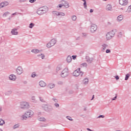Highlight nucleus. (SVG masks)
I'll list each match as a JSON object with an SVG mask.
<instances>
[{
  "label": "nucleus",
  "mask_w": 131,
  "mask_h": 131,
  "mask_svg": "<svg viewBox=\"0 0 131 131\" xmlns=\"http://www.w3.org/2000/svg\"><path fill=\"white\" fill-rule=\"evenodd\" d=\"M49 11V9H48V7L47 6L41 7L37 10V14L38 15H39L40 16H41V15H43V14H46Z\"/></svg>",
  "instance_id": "1"
},
{
  "label": "nucleus",
  "mask_w": 131,
  "mask_h": 131,
  "mask_svg": "<svg viewBox=\"0 0 131 131\" xmlns=\"http://www.w3.org/2000/svg\"><path fill=\"white\" fill-rule=\"evenodd\" d=\"M115 33H116V30L114 29L111 31L108 32L106 34V38L107 40H110L113 37H114V35H115Z\"/></svg>",
  "instance_id": "2"
},
{
  "label": "nucleus",
  "mask_w": 131,
  "mask_h": 131,
  "mask_svg": "<svg viewBox=\"0 0 131 131\" xmlns=\"http://www.w3.org/2000/svg\"><path fill=\"white\" fill-rule=\"evenodd\" d=\"M42 109L46 112H52L53 111V107L52 106H49L48 104H42Z\"/></svg>",
  "instance_id": "3"
},
{
  "label": "nucleus",
  "mask_w": 131,
  "mask_h": 131,
  "mask_svg": "<svg viewBox=\"0 0 131 131\" xmlns=\"http://www.w3.org/2000/svg\"><path fill=\"white\" fill-rule=\"evenodd\" d=\"M73 75L75 77H78V76H79V75L82 76V75H83V72L80 71V68H79L74 71Z\"/></svg>",
  "instance_id": "4"
},
{
  "label": "nucleus",
  "mask_w": 131,
  "mask_h": 131,
  "mask_svg": "<svg viewBox=\"0 0 131 131\" xmlns=\"http://www.w3.org/2000/svg\"><path fill=\"white\" fill-rule=\"evenodd\" d=\"M57 42V40L55 39H52L47 44V47L48 48H52V47L55 46Z\"/></svg>",
  "instance_id": "5"
},
{
  "label": "nucleus",
  "mask_w": 131,
  "mask_h": 131,
  "mask_svg": "<svg viewBox=\"0 0 131 131\" xmlns=\"http://www.w3.org/2000/svg\"><path fill=\"white\" fill-rule=\"evenodd\" d=\"M69 75V72H68V69L65 68L61 74V77H67Z\"/></svg>",
  "instance_id": "6"
},
{
  "label": "nucleus",
  "mask_w": 131,
  "mask_h": 131,
  "mask_svg": "<svg viewBox=\"0 0 131 131\" xmlns=\"http://www.w3.org/2000/svg\"><path fill=\"white\" fill-rule=\"evenodd\" d=\"M29 107V104L27 102L23 101L20 102V107L21 109H26Z\"/></svg>",
  "instance_id": "7"
},
{
  "label": "nucleus",
  "mask_w": 131,
  "mask_h": 131,
  "mask_svg": "<svg viewBox=\"0 0 131 131\" xmlns=\"http://www.w3.org/2000/svg\"><path fill=\"white\" fill-rule=\"evenodd\" d=\"M97 29H98V26L96 25V24H92L90 28V31L92 33H95L96 31H97Z\"/></svg>",
  "instance_id": "8"
},
{
  "label": "nucleus",
  "mask_w": 131,
  "mask_h": 131,
  "mask_svg": "<svg viewBox=\"0 0 131 131\" xmlns=\"http://www.w3.org/2000/svg\"><path fill=\"white\" fill-rule=\"evenodd\" d=\"M16 73L18 75H21L23 73V68L21 67H18L16 70Z\"/></svg>",
  "instance_id": "9"
},
{
  "label": "nucleus",
  "mask_w": 131,
  "mask_h": 131,
  "mask_svg": "<svg viewBox=\"0 0 131 131\" xmlns=\"http://www.w3.org/2000/svg\"><path fill=\"white\" fill-rule=\"evenodd\" d=\"M119 3L121 6H126L128 4L127 0H119Z\"/></svg>",
  "instance_id": "10"
},
{
  "label": "nucleus",
  "mask_w": 131,
  "mask_h": 131,
  "mask_svg": "<svg viewBox=\"0 0 131 131\" xmlns=\"http://www.w3.org/2000/svg\"><path fill=\"white\" fill-rule=\"evenodd\" d=\"M25 115L28 118H29V117H31L33 115V112L32 111L29 110L26 112Z\"/></svg>",
  "instance_id": "11"
},
{
  "label": "nucleus",
  "mask_w": 131,
  "mask_h": 131,
  "mask_svg": "<svg viewBox=\"0 0 131 131\" xmlns=\"http://www.w3.org/2000/svg\"><path fill=\"white\" fill-rule=\"evenodd\" d=\"M18 29L14 28L11 30V34L12 35H18Z\"/></svg>",
  "instance_id": "12"
},
{
  "label": "nucleus",
  "mask_w": 131,
  "mask_h": 131,
  "mask_svg": "<svg viewBox=\"0 0 131 131\" xmlns=\"http://www.w3.org/2000/svg\"><path fill=\"white\" fill-rule=\"evenodd\" d=\"M9 79L10 80H12L13 81H15L16 79H17V77L16 75L12 74L9 76Z\"/></svg>",
  "instance_id": "13"
},
{
  "label": "nucleus",
  "mask_w": 131,
  "mask_h": 131,
  "mask_svg": "<svg viewBox=\"0 0 131 131\" xmlns=\"http://www.w3.org/2000/svg\"><path fill=\"white\" fill-rule=\"evenodd\" d=\"M108 45L106 43H103L101 45V51L102 52H105V50L108 48Z\"/></svg>",
  "instance_id": "14"
},
{
  "label": "nucleus",
  "mask_w": 131,
  "mask_h": 131,
  "mask_svg": "<svg viewBox=\"0 0 131 131\" xmlns=\"http://www.w3.org/2000/svg\"><path fill=\"white\" fill-rule=\"evenodd\" d=\"M85 59L86 62H88V63H89L90 64H91V63H92V62H93L94 60V58L93 57L91 58L89 57V56H86Z\"/></svg>",
  "instance_id": "15"
},
{
  "label": "nucleus",
  "mask_w": 131,
  "mask_h": 131,
  "mask_svg": "<svg viewBox=\"0 0 131 131\" xmlns=\"http://www.w3.org/2000/svg\"><path fill=\"white\" fill-rule=\"evenodd\" d=\"M106 11H112L113 9L112 8V5L111 4H108L106 6Z\"/></svg>",
  "instance_id": "16"
},
{
  "label": "nucleus",
  "mask_w": 131,
  "mask_h": 131,
  "mask_svg": "<svg viewBox=\"0 0 131 131\" xmlns=\"http://www.w3.org/2000/svg\"><path fill=\"white\" fill-rule=\"evenodd\" d=\"M39 84L40 86H41L42 88H45V86H47V84L43 81H40L39 82Z\"/></svg>",
  "instance_id": "17"
},
{
  "label": "nucleus",
  "mask_w": 131,
  "mask_h": 131,
  "mask_svg": "<svg viewBox=\"0 0 131 131\" xmlns=\"http://www.w3.org/2000/svg\"><path fill=\"white\" fill-rule=\"evenodd\" d=\"M71 61H72V58L70 55L68 56L67 57V63H71Z\"/></svg>",
  "instance_id": "18"
},
{
  "label": "nucleus",
  "mask_w": 131,
  "mask_h": 131,
  "mask_svg": "<svg viewBox=\"0 0 131 131\" xmlns=\"http://www.w3.org/2000/svg\"><path fill=\"white\" fill-rule=\"evenodd\" d=\"M64 4L63 5V7H65L66 9L69 8V3L67 1H64Z\"/></svg>",
  "instance_id": "19"
},
{
  "label": "nucleus",
  "mask_w": 131,
  "mask_h": 131,
  "mask_svg": "<svg viewBox=\"0 0 131 131\" xmlns=\"http://www.w3.org/2000/svg\"><path fill=\"white\" fill-rule=\"evenodd\" d=\"M40 51H39L38 49H32L31 50V52L33 53V54H38Z\"/></svg>",
  "instance_id": "20"
},
{
  "label": "nucleus",
  "mask_w": 131,
  "mask_h": 131,
  "mask_svg": "<svg viewBox=\"0 0 131 131\" xmlns=\"http://www.w3.org/2000/svg\"><path fill=\"white\" fill-rule=\"evenodd\" d=\"M117 20L118 21H119V22H120V21H122V20H123V15H120L119 16H118L117 17Z\"/></svg>",
  "instance_id": "21"
},
{
  "label": "nucleus",
  "mask_w": 131,
  "mask_h": 131,
  "mask_svg": "<svg viewBox=\"0 0 131 131\" xmlns=\"http://www.w3.org/2000/svg\"><path fill=\"white\" fill-rule=\"evenodd\" d=\"M38 120H39V121L45 122L46 121V118H45V117H38Z\"/></svg>",
  "instance_id": "22"
},
{
  "label": "nucleus",
  "mask_w": 131,
  "mask_h": 131,
  "mask_svg": "<svg viewBox=\"0 0 131 131\" xmlns=\"http://www.w3.org/2000/svg\"><path fill=\"white\" fill-rule=\"evenodd\" d=\"M55 85V84L53 83H50L48 84V88H49V89H54Z\"/></svg>",
  "instance_id": "23"
},
{
  "label": "nucleus",
  "mask_w": 131,
  "mask_h": 131,
  "mask_svg": "<svg viewBox=\"0 0 131 131\" xmlns=\"http://www.w3.org/2000/svg\"><path fill=\"white\" fill-rule=\"evenodd\" d=\"M83 83L84 84H88V83H89V78H86L84 79L83 80Z\"/></svg>",
  "instance_id": "24"
},
{
  "label": "nucleus",
  "mask_w": 131,
  "mask_h": 131,
  "mask_svg": "<svg viewBox=\"0 0 131 131\" xmlns=\"http://www.w3.org/2000/svg\"><path fill=\"white\" fill-rule=\"evenodd\" d=\"M28 118V117L25 114V115H23L21 117V120H26Z\"/></svg>",
  "instance_id": "25"
},
{
  "label": "nucleus",
  "mask_w": 131,
  "mask_h": 131,
  "mask_svg": "<svg viewBox=\"0 0 131 131\" xmlns=\"http://www.w3.org/2000/svg\"><path fill=\"white\" fill-rule=\"evenodd\" d=\"M37 57H40L41 58L42 60H43V59H45V54H42V53H40V54L37 55Z\"/></svg>",
  "instance_id": "26"
},
{
  "label": "nucleus",
  "mask_w": 131,
  "mask_h": 131,
  "mask_svg": "<svg viewBox=\"0 0 131 131\" xmlns=\"http://www.w3.org/2000/svg\"><path fill=\"white\" fill-rule=\"evenodd\" d=\"M35 25V24H34V23H31L29 24V27L31 29H32V28H33V27H34Z\"/></svg>",
  "instance_id": "27"
},
{
  "label": "nucleus",
  "mask_w": 131,
  "mask_h": 131,
  "mask_svg": "<svg viewBox=\"0 0 131 131\" xmlns=\"http://www.w3.org/2000/svg\"><path fill=\"white\" fill-rule=\"evenodd\" d=\"M59 12L56 11H53V12H52V14H53L54 16H59Z\"/></svg>",
  "instance_id": "28"
},
{
  "label": "nucleus",
  "mask_w": 131,
  "mask_h": 131,
  "mask_svg": "<svg viewBox=\"0 0 131 131\" xmlns=\"http://www.w3.org/2000/svg\"><path fill=\"white\" fill-rule=\"evenodd\" d=\"M81 1H82V2H84L83 6L84 9H87L88 6H86V0H81Z\"/></svg>",
  "instance_id": "29"
},
{
  "label": "nucleus",
  "mask_w": 131,
  "mask_h": 131,
  "mask_svg": "<svg viewBox=\"0 0 131 131\" xmlns=\"http://www.w3.org/2000/svg\"><path fill=\"white\" fill-rule=\"evenodd\" d=\"M9 15H10V12L7 11L3 14V17H7V16H9Z\"/></svg>",
  "instance_id": "30"
},
{
  "label": "nucleus",
  "mask_w": 131,
  "mask_h": 131,
  "mask_svg": "<svg viewBox=\"0 0 131 131\" xmlns=\"http://www.w3.org/2000/svg\"><path fill=\"white\" fill-rule=\"evenodd\" d=\"M58 16H59V17H64V16H65V13L64 12H59L58 13Z\"/></svg>",
  "instance_id": "31"
},
{
  "label": "nucleus",
  "mask_w": 131,
  "mask_h": 131,
  "mask_svg": "<svg viewBox=\"0 0 131 131\" xmlns=\"http://www.w3.org/2000/svg\"><path fill=\"white\" fill-rule=\"evenodd\" d=\"M130 76V75L129 74H127L125 75V80H128V79L129 78Z\"/></svg>",
  "instance_id": "32"
},
{
  "label": "nucleus",
  "mask_w": 131,
  "mask_h": 131,
  "mask_svg": "<svg viewBox=\"0 0 131 131\" xmlns=\"http://www.w3.org/2000/svg\"><path fill=\"white\" fill-rule=\"evenodd\" d=\"M118 37H119V38H121V37H122V33L121 32H119L118 33Z\"/></svg>",
  "instance_id": "33"
},
{
  "label": "nucleus",
  "mask_w": 131,
  "mask_h": 131,
  "mask_svg": "<svg viewBox=\"0 0 131 131\" xmlns=\"http://www.w3.org/2000/svg\"><path fill=\"white\" fill-rule=\"evenodd\" d=\"M71 18L73 21H76V19H77V17L76 15H73Z\"/></svg>",
  "instance_id": "34"
},
{
  "label": "nucleus",
  "mask_w": 131,
  "mask_h": 131,
  "mask_svg": "<svg viewBox=\"0 0 131 131\" xmlns=\"http://www.w3.org/2000/svg\"><path fill=\"white\" fill-rule=\"evenodd\" d=\"M61 69H62V67H61V66H58L56 68V71L57 72L60 71V70H61Z\"/></svg>",
  "instance_id": "35"
},
{
  "label": "nucleus",
  "mask_w": 131,
  "mask_h": 131,
  "mask_svg": "<svg viewBox=\"0 0 131 131\" xmlns=\"http://www.w3.org/2000/svg\"><path fill=\"white\" fill-rule=\"evenodd\" d=\"M20 126L19 124H15L13 126V129H16V128H18V127Z\"/></svg>",
  "instance_id": "36"
},
{
  "label": "nucleus",
  "mask_w": 131,
  "mask_h": 131,
  "mask_svg": "<svg viewBox=\"0 0 131 131\" xmlns=\"http://www.w3.org/2000/svg\"><path fill=\"white\" fill-rule=\"evenodd\" d=\"M5 123V121L4 120L0 119V125H3Z\"/></svg>",
  "instance_id": "37"
},
{
  "label": "nucleus",
  "mask_w": 131,
  "mask_h": 131,
  "mask_svg": "<svg viewBox=\"0 0 131 131\" xmlns=\"http://www.w3.org/2000/svg\"><path fill=\"white\" fill-rule=\"evenodd\" d=\"M35 76H36V74L35 73V72H33L31 75V77L32 78H34V77H35Z\"/></svg>",
  "instance_id": "38"
},
{
  "label": "nucleus",
  "mask_w": 131,
  "mask_h": 131,
  "mask_svg": "<svg viewBox=\"0 0 131 131\" xmlns=\"http://www.w3.org/2000/svg\"><path fill=\"white\" fill-rule=\"evenodd\" d=\"M3 3V5H4V7H7V6H8L9 5V2H4Z\"/></svg>",
  "instance_id": "39"
},
{
  "label": "nucleus",
  "mask_w": 131,
  "mask_h": 131,
  "mask_svg": "<svg viewBox=\"0 0 131 131\" xmlns=\"http://www.w3.org/2000/svg\"><path fill=\"white\" fill-rule=\"evenodd\" d=\"M127 13H130L131 12V5L129 6L128 7V9L127 10Z\"/></svg>",
  "instance_id": "40"
},
{
  "label": "nucleus",
  "mask_w": 131,
  "mask_h": 131,
  "mask_svg": "<svg viewBox=\"0 0 131 131\" xmlns=\"http://www.w3.org/2000/svg\"><path fill=\"white\" fill-rule=\"evenodd\" d=\"M67 119H68L69 120H70L71 121H73V119L70 116H67Z\"/></svg>",
  "instance_id": "41"
},
{
  "label": "nucleus",
  "mask_w": 131,
  "mask_h": 131,
  "mask_svg": "<svg viewBox=\"0 0 131 131\" xmlns=\"http://www.w3.org/2000/svg\"><path fill=\"white\" fill-rule=\"evenodd\" d=\"M81 65L82 67H86L88 66V64L85 62L82 63Z\"/></svg>",
  "instance_id": "42"
},
{
  "label": "nucleus",
  "mask_w": 131,
  "mask_h": 131,
  "mask_svg": "<svg viewBox=\"0 0 131 131\" xmlns=\"http://www.w3.org/2000/svg\"><path fill=\"white\" fill-rule=\"evenodd\" d=\"M115 95L116 96L114 98L112 99V101H115V100L117 99V94H116Z\"/></svg>",
  "instance_id": "43"
},
{
  "label": "nucleus",
  "mask_w": 131,
  "mask_h": 131,
  "mask_svg": "<svg viewBox=\"0 0 131 131\" xmlns=\"http://www.w3.org/2000/svg\"><path fill=\"white\" fill-rule=\"evenodd\" d=\"M54 106L56 107V108H58V107H60V105L59 104V103H55L54 104Z\"/></svg>",
  "instance_id": "44"
},
{
  "label": "nucleus",
  "mask_w": 131,
  "mask_h": 131,
  "mask_svg": "<svg viewBox=\"0 0 131 131\" xmlns=\"http://www.w3.org/2000/svg\"><path fill=\"white\" fill-rule=\"evenodd\" d=\"M97 118H105V116L104 115H100Z\"/></svg>",
  "instance_id": "45"
},
{
  "label": "nucleus",
  "mask_w": 131,
  "mask_h": 131,
  "mask_svg": "<svg viewBox=\"0 0 131 131\" xmlns=\"http://www.w3.org/2000/svg\"><path fill=\"white\" fill-rule=\"evenodd\" d=\"M52 100L55 102V103H58V100L55 98H53Z\"/></svg>",
  "instance_id": "46"
},
{
  "label": "nucleus",
  "mask_w": 131,
  "mask_h": 131,
  "mask_svg": "<svg viewBox=\"0 0 131 131\" xmlns=\"http://www.w3.org/2000/svg\"><path fill=\"white\" fill-rule=\"evenodd\" d=\"M31 100H32V102H35V97H34V96L32 97Z\"/></svg>",
  "instance_id": "47"
},
{
  "label": "nucleus",
  "mask_w": 131,
  "mask_h": 131,
  "mask_svg": "<svg viewBox=\"0 0 131 131\" xmlns=\"http://www.w3.org/2000/svg\"><path fill=\"white\" fill-rule=\"evenodd\" d=\"M105 53H106V54H108L109 53H111V50H110V49H107L105 51Z\"/></svg>",
  "instance_id": "48"
},
{
  "label": "nucleus",
  "mask_w": 131,
  "mask_h": 131,
  "mask_svg": "<svg viewBox=\"0 0 131 131\" xmlns=\"http://www.w3.org/2000/svg\"><path fill=\"white\" fill-rule=\"evenodd\" d=\"M36 2V0H29V2L31 3V4H33V3H35Z\"/></svg>",
  "instance_id": "49"
},
{
  "label": "nucleus",
  "mask_w": 131,
  "mask_h": 131,
  "mask_svg": "<svg viewBox=\"0 0 131 131\" xmlns=\"http://www.w3.org/2000/svg\"><path fill=\"white\" fill-rule=\"evenodd\" d=\"M63 6L62 4H59L58 6L57 7V8H60V9L62 8V7Z\"/></svg>",
  "instance_id": "50"
},
{
  "label": "nucleus",
  "mask_w": 131,
  "mask_h": 131,
  "mask_svg": "<svg viewBox=\"0 0 131 131\" xmlns=\"http://www.w3.org/2000/svg\"><path fill=\"white\" fill-rule=\"evenodd\" d=\"M0 7H1V8H4V7H5L3 2L0 3Z\"/></svg>",
  "instance_id": "51"
},
{
  "label": "nucleus",
  "mask_w": 131,
  "mask_h": 131,
  "mask_svg": "<svg viewBox=\"0 0 131 131\" xmlns=\"http://www.w3.org/2000/svg\"><path fill=\"white\" fill-rule=\"evenodd\" d=\"M39 100H40V101H41V102H42L43 103H44L45 102V100H43V99L41 98V97H39Z\"/></svg>",
  "instance_id": "52"
},
{
  "label": "nucleus",
  "mask_w": 131,
  "mask_h": 131,
  "mask_svg": "<svg viewBox=\"0 0 131 131\" xmlns=\"http://www.w3.org/2000/svg\"><path fill=\"white\" fill-rule=\"evenodd\" d=\"M6 94H7V95H10V94H12V91H8L6 93Z\"/></svg>",
  "instance_id": "53"
},
{
  "label": "nucleus",
  "mask_w": 131,
  "mask_h": 131,
  "mask_svg": "<svg viewBox=\"0 0 131 131\" xmlns=\"http://www.w3.org/2000/svg\"><path fill=\"white\" fill-rule=\"evenodd\" d=\"M72 57L73 59V60H75V59H76V55H72Z\"/></svg>",
  "instance_id": "54"
},
{
  "label": "nucleus",
  "mask_w": 131,
  "mask_h": 131,
  "mask_svg": "<svg viewBox=\"0 0 131 131\" xmlns=\"http://www.w3.org/2000/svg\"><path fill=\"white\" fill-rule=\"evenodd\" d=\"M115 78H116V80H118V79H119V76L117 75L115 76Z\"/></svg>",
  "instance_id": "55"
},
{
  "label": "nucleus",
  "mask_w": 131,
  "mask_h": 131,
  "mask_svg": "<svg viewBox=\"0 0 131 131\" xmlns=\"http://www.w3.org/2000/svg\"><path fill=\"white\" fill-rule=\"evenodd\" d=\"M64 2H66L65 1H61L60 2V4H62L61 5H65V3H64Z\"/></svg>",
  "instance_id": "56"
},
{
  "label": "nucleus",
  "mask_w": 131,
  "mask_h": 131,
  "mask_svg": "<svg viewBox=\"0 0 131 131\" xmlns=\"http://www.w3.org/2000/svg\"><path fill=\"white\" fill-rule=\"evenodd\" d=\"M19 3H24V2H26V0H19Z\"/></svg>",
  "instance_id": "57"
},
{
  "label": "nucleus",
  "mask_w": 131,
  "mask_h": 131,
  "mask_svg": "<svg viewBox=\"0 0 131 131\" xmlns=\"http://www.w3.org/2000/svg\"><path fill=\"white\" fill-rule=\"evenodd\" d=\"M90 13H93V12H94V9H90Z\"/></svg>",
  "instance_id": "58"
},
{
  "label": "nucleus",
  "mask_w": 131,
  "mask_h": 131,
  "mask_svg": "<svg viewBox=\"0 0 131 131\" xmlns=\"http://www.w3.org/2000/svg\"><path fill=\"white\" fill-rule=\"evenodd\" d=\"M58 84H63V82H62V81H59V82H58Z\"/></svg>",
  "instance_id": "59"
},
{
  "label": "nucleus",
  "mask_w": 131,
  "mask_h": 131,
  "mask_svg": "<svg viewBox=\"0 0 131 131\" xmlns=\"http://www.w3.org/2000/svg\"><path fill=\"white\" fill-rule=\"evenodd\" d=\"M95 99V95H93L92 98L91 99V100H94Z\"/></svg>",
  "instance_id": "60"
},
{
  "label": "nucleus",
  "mask_w": 131,
  "mask_h": 131,
  "mask_svg": "<svg viewBox=\"0 0 131 131\" xmlns=\"http://www.w3.org/2000/svg\"><path fill=\"white\" fill-rule=\"evenodd\" d=\"M38 116H39V115H41V112L38 113Z\"/></svg>",
  "instance_id": "61"
},
{
  "label": "nucleus",
  "mask_w": 131,
  "mask_h": 131,
  "mask_svg": "<svg viewBox=\"0 0 131 131\" xmlns=\"http://www.w3.org/2000/svg\"><path fill=\"white\" fill-rule=\"evenodd\" d=\"M16 14H17V12H15L14 13H13L12 15V16H14V15H16Z\"/></svg>",
  "instance_id": "62"
},
{
  "label": "nucleus",
  "mask_w": 131,
  "mask_h": 131,
  "mask_svg": "<svg viewBox=\"0 0 131 131\" xmlns=\"http://www.w3.org/2000/svg\"><path fill=\"white\" fill-rule=\"evenodd\" d=\"M86 129H87V130H89V131H91L92 130V129H90L89 128H87Z\"/></svg>",
  "instance_id": "63"
},
{
  "label": "nucleus",
  "mask_w": 131,
  "mask_h": 131,
  "mask_svg": "<svg viewBox=\"0 0 131 131\" xmlns=\"http://www.w3.org/2000/svg\"><path fill=\"white\" fill-rule=\"evenodd\" d=\"M24 83L25 84H27V81H25V82H24Z\"/></svg>",
  "instance_id": "64"
}]
</instances>
